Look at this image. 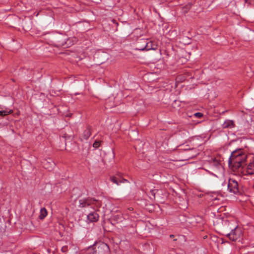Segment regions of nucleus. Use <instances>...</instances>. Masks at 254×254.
<instances>
[{"instance_id":"nucleus-1","label":"nucleus","mask_w":254,"mask_h":254,"mask_svg":"<svg viewBox=\"0 0 254 254\" xmlns=\"http://www.w3.org/2000/svg\"><path fill=\"white\" fill-rule=\"evenodd\" d=\"M97 203L98 202L96 199L90 197L82 198L79 200V210L85 213L89 222H96L99 219V215L95 211L94 208L95 206L99 205Z\"/></svg>"},{"instance_id":"nucleus-2","label":"nucleus","mask_w":254,"mask_h":254,"mask_svg":"<svg viewBox=\"0 0 254 254\" xmlns=\"http://www.w3.org/2000/svg\"><path fill=\"white\" fill-rule=\"evenodd\" d=\"M247 156L241 149H238L232 152L229 159V163L240 167L241 163L245 162Z\"/></svg>"},{"instance_id":"nucleus-3","label":"nucleus","mask_w":254,"mask_h":254,"mask_svg":"<svg viewBox=\"0 0 254 254\" xmlns=\"http://www.w3.org/2000/svg\"><path fill=\"white\" fill-rule=\"evenodd\" d=\"M222 222L224 227L231 230L230 232L226 234V236L233 241H236L241 235V231L238 229V226H232V223L234 222H230L227 219L222 220Z\"/></svg>"},{"instance_id":"nucleus-4","label":"nucleus","mask_w":254,"mask_h":254,"mask_svg":"<svg viewBox=\"0 0 254 254\" xmlns=\"http://www.w3.org/2000/svg\"><path fill=\"white\" fill-rule=\"evenodd\" d=\"M109 252L108 246L103 242L95 243L86 251V254H109Z\"/></svg>"},{"instance_id":"nucleus-5","label":"nucleus","mask_w":254,"mask_h":254,"mask_svg":"<svg viewBox=\"0 0 254 254\" xmlns=\"http://www.w3.org/2000/svg\"><path fill=\"white\" fill-rule=\"evenodd\" d=\"M228 190L234 194H238L239 192V189L238 182L233 179H230L227 185Z\"/></svg>"},{"instance_id":"nucleus-6","label":"nucleus","mask_w":254,"mask_h":254,"mask_svg":"<svg viewBox=\"0 0 254 254\" xmlns=\"http://www.w3.org/2000/svg\"><path fill=\"white\" fill-rule=\"evenodd\" d=\"M44 167L49 171L52 170L55 166V163L51 159L46 160L43 162Z\"/></svg>"},{"instance_id":"nucleus-7","label":"nucleus","mask_w":254,"mask_h":254,"mask_svg":"<svg viewBox=\"0 0 254 254\" xmlns=\"http://www.w3.org/2000/svg\"><path fill=\"white\" fill-rule=\"evenodd\" d=\"M13 112L12 110L6 108L5 107H2L0 106V116H5L8 114L12 113Z\"/></svg>"},{"instance_id":"nucleus-8","label":"nucleus","mask_w":254,"mask_h":254,"mask_svg":"<svg viewBox=\"0 0 254 254\" xmlns=\"http://www.w3.org/2000/svg\"><path fill=\"white\" fill-rule=\"evenodd\" d=\"M234 127V122L232 120H227L222 125L223 128H232Z\"/></svg>"},{"instance_id":"nucleus-9","label":"nucleus","mask_w":254,"mask_h":254,"mask_svg":"<svg viewBox=\"0 0 254 254\" xmlns=\"http://www.w3.org/2000/svg\"><path fill=\"white\" fill-rule=\"evenodd\" d=\"M246 169V174L254 175V161L249 163Z\"/></svg>"},{"instance_id":"nucleus-10","label":"nucleus","mask_w":254,"mask_h":254,"mask_svg":"<svg viewBox=\"0 0 254 254\" xmlns=\"http://www.w3.org/2000/svg\"><path fill=\"white\" fill-rule=\"evenodd\" d=\"M95 57L97 58H100V57H104V59L101 60V61H99V63L100 64H103L104 63L105 60L108 59V55L106 53L103 52H99L95 54Z\"/></svg>"},{"instance_id":"nucleus-11","label":"nucleus","mask_w":254,"mask_h":254,"mask_svg":"<svg viewBox=\"0 0 254 254\" xmlns=\"http://www.w3.org/2000/svg\"><path fill=\"white\" fill-rule=\"evenodd\" d=\"M90 135H91L90 129L89 128H87L84 131L83 134L82 135V137H81V139L82 140H83V139L87 140V139H88V138L89 137Z\"/></svg>"},{"instance_id":"nucleus-12","label":"nucleus","mask_w":254,"mask_h":254,"mask_svg":"<svg viewBox=\"0 0 254 254\" xmlns=\"http://www.w3.org/2000/svg\"><path fill=\"white\" fill-rule=\"evenodd\" d=\"M47 215V212L45 208H42L40 209V214L39 217L41 219H44Z\"/></svg>"},{"instance_id":"nucleus-13","label":"nucleus","mask_w":254,"mask_h":254,"mask_svg":"<svg viewBox=\"0 0 254 254\" xmlns=\"http://www.w3.org/2000/svg\"><path fill=\"white\" fill-rule=\"evenodd\" d=\"M111 180L113 183L117 185H119L120 184V178H118L116 177H113L111 178Z\"/></svg>"},{"instance_id":"nucleus-14","label":"nucleus","mask_w":254,"mask_h":254,"mask_svg":"<svg viewBox=\"0 0 254 254\" xmlns=\"http://www.w3.org/2000/svg\"><path fill=\"white\" fill-rule=\"evenodd\" d=\"M100 145V142L99 141H95L93 144V146L95 148H97L98 147H99Z\"/></svg>"},{"instance_id":"nucleus-15","label":"nucleus","mask_w":254,"mask_h":254,"mask_svg":"<svg viewBox=\"0 0 254 254\" xmlns=\"http://www.w3.org/2000/svg\"><path fill=\"white\" fill-rule=\"evenodd\" d=\"M61 251L64 253H66L68 251L67 246H63L61 249Z\"/></svg>"},{"instance_id":"nucleus-16","label":"nucleus","mask_w":254,"mask_h":254,"mask_svg":"<svg viewBox=\"0 0 254 254\" xmlns=\"http://www.w3.org/2000/svg\"><path fill=\"white\" fill-rule=\"evenodd\" d=\"M71 250L73 251V253H74V254H79L78 252V250L76 248H74ZM68 254H71V252H69Z\"/></svg>"},{"instance_id":"nucleus-17","label":"nucleus","mask_w":254,"mask_h":254,"mask_svg":"<svg viewBox=\"0 0 254 254\" xmlns=\"http://www.w3.org/2000/svg\"><path fill=\"white\" fill-rule=\"evenodd\" d=\"M194 115L197 118H200L202 116V114L199 112L195 113Z\"/></svg>"},{"instance_id":"nucleus-18","label":"nucleus","mask_w":254,"mask_h":254,"mask_svg":"<svg viewBox=\"0 0 254 254\" xmlns=\"http://www.w3.org/2000/svg\"><path fill=\"white\" fill-rule=\"evenodd\" d=\"M120 183H125L128 182V181L125 179L120 178Z\"/></svg>"},{"instance_id":"nucleus-19","label":"nucleus","mask_w":254,"mask_h":254,"mask_svg":"<svg viewBox=\"0 0 254 254\" xmlns=\"http://www.w3.org/2000/svg\"><path fill=\"white\" fill-rule=\"evenodd\" d=\"M155 190H150V192L152 194V195L154 197L155 196Z\"/></svg>"},{"instance_id":"nucleus-20","label":"nucleus","mask_w":254,"mask_h":254,"mask_svg":"<svg viewBox=\"0 0 254 254\" xmlns=\"http://www.w3.org/2000/svg\"><path fill=\"white\" fill-rule=\"evenodd\" d=\"M144 49H146V50H149L150 49V48L147 47V45L146 44L145 47H144L143 48L141 49V50H143Z\"/></svg>"},{"instance_id":"nucleus-21","label":"nucleus","mask_w":254,"mask_h":254,"mask_svg":"<svg viewBox=\"0 0 254 254\" xmlns=\"http://www.w3.org/2000/svg\"><path fill=\"white\" fill-rule=\"evenodd\" d=\"M133 210V208L132 207L129 208V210L131 211Z\"/></svg>"},{"instance_id":"nucleus-22","label":"nucleus","mask_w":254,"mask_h":254,"mask_svg":"<svg viewBox=\"0 0 254 254\" xmlns=\"http://www.w3.org/2000/svg\"><path fill=\"white\" fill-rule=\"evenodd\" d=\"M249 4H253V2H252V1H249Z\"/></svg>"},{"instance_id":"nucleus-23","label":"nucleus","mask_w":254,"mask_h":254,"mask_svg":"<svg viewBox=\"0 0 254 254\" xmlns=\"http://www.w3.org/2000/svg\"><path fill=\"white\" fill-rule=\"evenodd\" d=\"M60 45H61L62 46H64V44L62 42L61 44H60Z\"/></svg>"},{"instance_id":"nucleus-24","label":"nucleus","mask_w":254,"mask_h":254,"mask_svg":"<svg viewBox=\"0 0 254 254\" xmlns=\"http://www.w3.org/2000/svg\"><path fill=\"white\" fill-rule=\"evenodd\" d=\"M170 238H173V237H174V235H171L170 236Z\"/></svg>"},{"instance_id":"nucleus-25","label":"nucleus","mask_w":254,"mask_h":254,"mask_svg":"<svg viewBox=\"0 0 254 254\" xmlns=\"http://www.w3.org/2000/svg\"><path fill=\"white\" fill-rule=\"evenodd\" d=\"M245 2H248V0H245Z\"/></svg>"}]
</instances>
